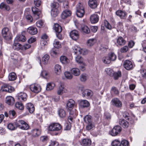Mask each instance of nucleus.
Masks as SVG:
<instances>
[{
  "label": "nucleus",
  "mask_w": 146,
  "mask_h": 146,
  "mask_svg": "<svg viewBox=\"0 0 146 146\" xmlns=\"http://www.w3.org/2000/svg\"><path fill=\"white\" fill-rule=\"evenodd\" d=\"M58 3L56 2H54L52 3L51 5L52 9V8H57L58 6Z\"/></svg>",
  "instance_id": "nucleus-61"
},
{
  "label": "nucleus",
  "mask_w": 146,
  "mask_h": 146,
  "mask_svg": "<svg viewBox=\"0 0 146 146\" xmlns=\"http://www.w3.org/2000/svg\"><path fill=\"white\" fill-rule=\"evenodd\" d=\"M79 104L81 107L84 108L88 107L90 105L89 102L87 100H80Z\"/></svg>",
  "instance_id": "nucleus-15"
},
{
  "label": "nucleus",
  "mask_w": 146,
  "mask_h": 146,
  "mask_svg": "<svg viewBox=\"0 0 146 146\" xmlns=\"http://www.w3.org/2000/svg\"><path fill=\"white\" fill-rule=\"evenodd\" d=\"M64 74L66 78L68 79H71L72 78V74L69 72L66 71L65 72Z\"/></svg>",
  "instance_id": "nucleus-46"
},
{
  "label": "nucleus",
  "mask_w": 146,
  "mask_h": 146,
  "mask_svg": "<svg viewBox=\"0 0 146 146\" xmlns=\"http://www.w3.org/2000/svg\"><path fill=\"white\" fill-rule=\"evenodd\" d=\"M32 10L34 14L36 15L38 17H36V18L38 19L39 18V16L41 13V11H39V9L36 7L32 8Z\"/></svg>",
  "instance_id": "nucleus-31"
},
{
  "label": "nucleus",
  "mask_w": 146,
  "mask_h": 146,
  "mask_svg": "<svg viewBox=\"0 0 146 146\" xmlns=\"http://www.w3.org/2000/svg\"><path fill=\"white\" fill-rule=\"evenodd\" d=\"M55 86V84L54 83H49L46 85V90L48 91L51 90L54 88Z\"/></svg>",
  "instance_id": "nucleus-38"
},
{
  "label": "nucleus",
  "mask_w": 146,
  "mask_h": 146,
  "mask_svg": "<svg viewBox=\"0 0 146 146\" xmlns=\"http://www.w3.org/2000/svg\"><path fill=\"white\" fill-rule=\"evenodd\" d=\"M24 123H25V121L23 120H17L16 122H15V125L17 128L19 127L21 129V127L22 126V125Z\"/></svg>",
  "instance_id": "nucleus-36"
},
{
  "label": "nucleus",
  "mask_w": 146,
  "mask_h": 146,
  "mask_svg": "<svg viewBox=\"0 0 146 146\" xmlns=\"http://www.w3.org/2000/svg\"><path fill=\"white\" fill-rule=\"evenodd\" d=\"M72 12L69 10H65L63 11L61 17L62 19H64L70 17L71 15Z\"/></svg>",
  "instance_id": "nucleus-13"
},
{
  "label": "nucleus",
  "mask_w": 146,
  "mask_h": 146,
  "mask_svg": "<svg viewBox=\"0 0 146 146\" xmlns=\"http://www.w3.org/2000/svg\"><path fill=\"white\" fill-rule=\"evenodd\" d=\"M25 123L22 125L21 129L25 130H28L29 128V126L26 122L25 121Z\"/></svg>",
  "instance_id": "nucleus-51"
},
{
  "label": "nucleus",
  "mask_w": 146,
  "mask_h": 146,
  "mask_svg": "<svg viewBox=\"0 0 146 146\" xmlns=\"http://www.w3.org/2000/svg\"><path fill=\"white\" fill-rule=\"evenodd\" d=\"M113 74L114 79L115 80H117L119 77H121V72L120 71H118L117 72L114 73Z\"/></svg>",
  "instance_id": "nucleus-48"
},
{
  "label": "nucleus",
  "mask_w": 146,
  "mask_h": 146,
  "mask_svg": "<svg viewBox=\"0 0 146 146\" xmlns=\"http://www.w3.org/2000/svg\"><path fill=\"white\" fill-rule=\"evenodd\" d=\"M111 103L113 106L117 108H120L122 106L121 102L117 98H114L112 99Z\"/></svg>",
  "instance_id": "nucleus-6"
},
{
  "label": "nucleus",
  "mask_w": 146,
  "mask_h": 146,
  "mask_svg": "<svg viewBox=\"0 0 146 146\" xmlns=\"http://www.w3.org/2000/svg\"><path fill=\"white\" fill-rule=\"evenodd\" d=\"M26 40L25 36L23 35H17L15 38V41L17 42L19 41L25 42Z\"/></svg>",
  "instance_id": "nucleus-18"
},
{
  "label": "nucleus",
  "mask_w": 146,
  "mask_h": 146,
  "mask_svg": "<svg viewBox=\"0 0 146 146\" xmlns=\"http://www.w3.org/2000/svg\"><path fill=\"white\" fill-rule=\"evenodd\" d=\"M61 62L64 64H67L69 62V60L65 56H61L60 58Z\"/></svg>",
  "instance_id": "nucleus-37"
},
{
  "label": "nucleus",
  "mask_w": 146,
  "mask_h": 146,
  "mask_svg": "<svg viewBox=\"0 0 146 146\" xmlns=\"http://www.w3.org/2000/svg\"><path fill=\"white\" fill-rule=\"evenodd\" d=\"M0 9L2 10L8 11L10 10V7L9 6L5 3L2 2L0 4Z\"/></svg>",
  "instance_id": "nucleus-27"
},
{
  "label": "nucleus",
  "mask_w": 146,
  "mask_h": 146,
  "mask_svg": "<svg viewBox=\"0 0 146 146\" xmlns=\"http://www.w3.org/2000/svg\"><path fill=\"white\" fill-rule=\"evenodd\" d=\"M43 21L42 20H38L36 23V25L37 27H40L43 24Z\"/></svg>",
  "instance_id": "nucleus-62"
},
{
  "label": "nucleus",
  "mask_w": 146,
  "mask_h": 146,
  "mask_svg": "<svg viewBox=\"0 0 146 146\" xmlns=\"http://www.w3.org/2000/svg\"><path fill=\"white\" fill-rule=\"evenodd\" d=\"M82 96L85 97L87 96L88 97L90 98L93 95V92L92 91L88 89L84 90L82 93Z\"/></svg>",
  "instance_id": "nucleus-11"
},
{
  "label": "nucleus",
  "mask_w": 146,
  "mask_h": 146,
  "mask_svg": "<svg viewBox=\"0 0 146 146\" xmlns=\"http://www.w3.org/2000/svg\"><path fill=\"white\" fill-rule=\"evenodd\" d=\"M49 58V56L47 54L45 55L42 58V60L43 63L46 64L48 63Z\"/></svg>",
  "instance_id": "nucleus-41"
},
{
  "label": "nucleus",
  "mask_w": 146,
  "mask_h": 146,
  "mask_svg": "<svg viewBox=\"0 0 146 146\" xmlns=\"http://www.w3.org/2000/svg\"><path fill=\"white\" fill-rule=\"evenodd\" d=\"M99 19V17L96 14L92 15L90 17V21L92 23L94 24L97 23Z\"/></svg>",
  "instance_id": "nucleus-10"
},
{
  "label": "nucleus",
  "mask_w": 146,
  "mask_h": 146,
  "mask_svg": "<svg viewBox=\"0 0 146 146\" xmlns=\"http://www.w3.org/2000/svg\"><path fill=\"white\" fill-rule=\"evenodd\" d=\"M121 143L123 146H128L129 145V143L128 141L124 140L122 141Z\"/></svg>",
  "instance_id": "nucleus-64"
},
{
  "label": "nucleus",
  "mask_w": 146,
  "mask_h": 146,
  "mask_svg": "<svg viewBox=\"0 0 146 146\" xmlns=\"http://www.w3.org/2000/svg\"><path fill=\"white\" fill-rule=\"evenodd\" d=\"M96 38H92L89 39L87 42V45L89 47L92 46L96 42Z\"/></svg>",
  "instance_id": "nucleus-25"
},
{
  "label": "nucleus",
  "mask_w": 146,
  "mask_h": 146,
  "mask_svg": "<svg viewBox=\"0 0 146 146\" xmlns=\"http://www.w3.org/2000/svg\"><path fill=\"white\" fill-rule=\"evenodd\" d=\"M85 11L82 5L79 3L77 5L76 7V15L79 17H82L84 15Z\"/></svg>",
  "instance_id": "nucleus-2"
},
{
  "label": "nucleus",
  "mask_w": 146,
  "mask_h": 146,
  "mask_svg": "<svg viewBox=\"0 0 146 146\" xmlns=\"http://www.w3.org/2000/svg\"><path fill=\"white\" fill-rule=\"evenodd\" d=\"M104 23L105 26L107 28L110 30L111 29V26L107 21H104Z\"/></svg>",
  "instance_id": "nucleus-58"
},
{
  "label": "nucleus",
  "mask_w": 146,
  "mask_h": 146,
  "mask_svg": "<svg viewBox=\"0 0 146 146\" xmlns=\"http://www.w3.org/2000/svg\"><path fill=\"white\" fill-rule=\"evenodd\" d=\"M17 75L14 72H12L10 73L8 75V79L10 81H13L17 78Z\"/></svg>",
  "instance_id": "nucleus-23"
},
{
  "label": "nucleus",
  "mask_w": 146,
  "mask_h": 146,
  "mask_svg": "<svg viewBox=\"0 0 146 146\" xmlns=\"http://www.w3.org/2000/svg\"><path fill=\"white\" fill-rule=\"evenodd\" d=\"M82 31L86 34H88L90 32V30L88 27L86 26H84L82 28Z\"/></svg>",
  "instance_id": "nucleus-49"
},
{
  "label": "nucleus",
  "mask_w": 146,
  "mask_h": 146,
  "mask_svg": "<svg viewBox=\"0 0 146 146\" xmlns=\"http://www.w3.org/2000/svg\"><path fill=\"white\" fill-rule=\"evenodd\" d=\"M112 146H121V143L117 139H115L111 143Z\"/></svg>",
  "instance_id": "nucleus-44"
},
{
  "label": "nucleus",
  "mask_w": 146,
  "mask_h": 146,
  "mask_svg": "<svg viewBox=\"0 0 146 146\" xmlns=\"http://www.w3.org/2000/svg\"><path fill=\"white\" fill-rule=\"evenodd\" d=\"M87 123L88 124L86 126V129L88 130H91L94 127V124L92 122Z\"/></svg>",
  "instance_id": "nucleus-54"
},
{
  "label": "nucleus",
  "mask_w": 146,
  "mask_h": 146,
  "mask_svg": "<svg viewBox=\"0 0 146 146\" xmlns=\"http://www.w3.org/2000/svg\"><path fill=\"white\" fill-rule=\"evenodd\" d=\"M35 5L37 7H39L41 3V0H34Z\"/></svg>",
  "instance_id": "nucleus-63"
},
{
  "label": "nucleus",
  "mask_w": 146,
  "mask_h": 146,
  "mask_svg": "<svg viewBox=\"0 0 146 146\" xmlns=\"http://www.w3.org/2000/svg\"><path fill=\"white\" fill-rule=\"evenodd\" d=\"M30 88L32 92L36 93L40 92L41 90V88L40 85L36 84H31Z\"/></svg>",
  "instance_id": "nucleus-5"
},
{
  "label": "nucleus",
  "mask_w": 146,
  "mask_h": 146,
  "mask_svg": "<svg viewBox=\"0 0 146 146\" xmlns=\"http://www.w3.org/2000/svg\"><path fill=\"white\" fill-rule=\"evenodd\" d=\"M31 134L34 137L39 136L40 134V131L38 129H33L32 130Z\"/></svg>",
  "instance_id": "nucleus-29"
},
{
  "label": "nucleus",
  "mask_w": 146,
  "mask_h": 146,
  "mask_svg": "<svg viewBox=\"0 0 146 146\" xmlns=\"http://www.w3.org/2000/svg\"><path fill=\"white\" fill-rule=\"evenodd\" d=\"M105 71L106 73L109 75L111 76H112L113 73V70L110 68H107L106 69Z\"/></svg>",
  "instance_id": "nucleus-55"
},
{
  "label": "nucleus",
  "mask_w": 146,
  "mask_h": 146,
  "mask_svg": "<svg viewBox=\"0 0 146 146\" xmlns=\"http://www.w3.org/2000/svg\"><path fill=\"white\" fill-rule=\"evenodd\" d=\"M15 106L17 108L21 110H23L24 106L23 104L20 102H17L15 104Z\"/></svg>",
  "instance_id": "nucleus-40"
},
{
  "label": "nucleus",
  "mask_w": 146,
  "mask_h": 146,
  "mask_svg": "<svg viewBox=\"0 0 146 146\" xmlns=\"http://www.w3.org/2000/svg\"><path fill=\"white\" fill-rule=\"evenodd\" d=\"M116 14L117 15L119 16L121 19H125L127 15L126 13L125 12L120 10L117 11Z\"/></svg>",
  "instance_id": "nucleus-20"
},
{
  "label": "nucleus",
  "mask_w": 146,
  "mask_h": 146,
  "mask_svg": "<svg viewBox=\"0 0 146 146\" xmlns=\"http://www.w3.org/2000/svg\"><path fill=\"white\" fill-rule=\"evenodd\" d=\"M6 103L9 105H13L14 102L15 100L14 98L11 96H8L6 97Z\"/></svg>",
  "instance_id": "nucleus-24"
},
{
  "label": "nucleus",
  "mask_w": 146,
  "mask_h": 146,
  "mask_svg": "<svg viewBox=\"0 0 146 146\" xmlns=\"http://www.w3.org/2000/svg\"><path fill=\"white\" fill-rule=\"evenodd\" d=\"M27 99V94L24 92H21L18 94V99L21 101H26Z\"/></svg>",
  "instance_id": "nucleus-14"
},
{
  "label": "nucleus",
  "mask_w": 146,
  "mask_h": 146,
  "mask_svg": "<svg viewBox=\"0 0 146 146\" xmlns=\"http://www.w3.org/2000/svg\"><path fill=\"white\" fill-rule=\"evenodd\" d=\"M48 129L50 131H56L55 123L50 125L48 127Z\"/></svg>",
  "instance_id": "nucleus-57"
},
{
  "label": "nucleus",
  "mask_w": 146,
  "mask_h": 146,
  "mask_svg": "<svg viewBox=\"0 0 146 146\" xmlns=\"http://www.w3.org/2000/svg\"><path fill=\"white\" fill-rule=\"evenodd\" d=\"M8 128L11 130H14L17 129L16 126H15L13 124L11 123H9L7 125Z\"/></svg>",
  "instance_id": "nucleus-50"
},
{
  "label": "nucleus",
  "mask_w": 146,
  "mask_h": 146,
  "mask_svg": "<svg viewBox=\"0 0 146 146\" xmlns=\"http://www.w3.org/2000/svg\"><path fill=\"white\" fill-rule=\"evenodd\" d=\"M124 68L127 70H130L132 69L133 67V63L128 60H125L123 63Z\"/></svg>",
  "instance_id": "nucleus-7"
},
{
  "label": "nucleus",
  "mask_w": 146,
  "mask_h": 146,
  "mask_svg": "<svg viewBox=\"0 0 146 146\" xmlns=\"http://www.w3.org/2000/svg\"><path fill=\"white\" fill-rule=\"evenodd\" d=\"M58 114L59 117L62 118H64L66 116L65 111L62 109H59L58 111Z\"/></svg>",
  "instance_id": "nucleus-30"
},
{
  "label": "nucleus",
  "mask_w": 146,
  "mask_h": 146,
  "mask_svg": "<svg viewBox=\"0 0 146 146\" xmlns=\"http://www.w3.org/2000/svg\"><path fill=\"white\" fill-rule=\"evenodd\" d=\"M22 46L20 44L17 42H15L12 46L13 48L15 50H19L22 47Z\"/></svg>",
  "instance_id": "nucleus-35"
},
{
  "label": "nucleus",
  "mask_w": 146,
  "mask_h": 146,
  "mask_svg": "<svg viewBox=\"0 0 146 146\" xmlns=\"http://www.w3.org/2000/svg\"><path fill=\"white\" fill-rule=\"evenodd\" d=\"M48 140V138L46 136H42L40 137V141L43 143H46Z\"/></svg>",
  "instance_id": "nucleus-42"
},
{
  "label": "nucleus",
  "mask_w": 146,
  "mask_h": 146,
  "mask_svg": "<svg viewBox=\"0 0 146 146\" xmlns=\"http://www.w3.org/2000/svg\"><path fill=\"white\" fill-rule=\"evenodd\" d=\"M102 60L104 63L106 64H109L111 61L108 56L103 57L102 58Z\"/></svg>",
  "instance_id": "nucleus-43"
},
{
  "label": "nucleus",
  "mask_w": 146,
  "mask_h": 146,
  "mask_svg": "<svg viewBox=\"0 0 146 146\" xmlns=\"http://www.w3.org/2000/svg\"><path fill=\"white\" fill-rule=\"evenodd\" d=\"M71 38L74 40H76L78 38L79 35L77 31L74 30L71 31L70 33Z\"/></svg>",
  "instance_id": "nucleus-9"
},
{
  "label": "nucleus",
  "mask_w": 146,
  "mask_h": 146,
  "mask_svg": "<svg viewBox=\"0 0 146 146\" xmlns=\"http://www.w3.org/2000/svg\"><path fill=\"white\" fill-rule=\"evenodd\" d=\"M67 90L64 88V86L63 84H61L59 86L57 91V94L59 95H62L63 93L66 92Z\"/></svg>",
  "instance_id": "nucleus-12"
},
{
  "label": "nucleus",
  "mask_w": 146,
  "mask_h": 146,
  "mask_svg": "<svg viewBox=\"0 0 146 146\" xmlns=\"http://www.w3.org/2000/svg\"><path fill=\"white\" fill-rule=\"evenodd\" d=\"M53 29L56 33V36L60 39L61 38V35L60 34L62 31L61 27L57 23L54 24L53 26Z\"/></svg>",
  "instance_id": "nucleus-4"
},
{
  "label": "nucleus",
  "mask_w": 146,
  "mask_h": 146,
  "mask_svg": "<svg viewBox=\"0 0 146 146\" xmlns=\"http://www.w3.org/2000/svg\"><path fill=\"white\" fill-rule=\"evenodd\" d=\"M53 44L54 47L56 48H60L61 46V44L59 42L56 40H54Z\"/></svg>",
  "instance_id": "nucleus-47"
},
{
  "label": "nucleus",
  "mask_w": 146,
  "mask_h": 146,
  "mask_svg": "<svg viewBox=\"0 0 146 146\" xmlns=\"http://www.w3.org/2000/svg\"><path fill=\"white\" fill-rule=\"evenodd\" d=\"M109 57L110 61H114L116 58V56L113 53H111L109 54Z\"/></svg>",
  "instance_id": "nucleus-45"
},
{
  "label": "nucleus",
  "mask_w": 146,
  "mask_h": 146,
  "mask_svg": "<svg viewBox=\"0 0 146 146\" xmlns=\"http://www.w3.org/2000/svg\"><path fill=\"white\" fill-rule=\"evenodd\" d=\"M75 105L74 100L72 99L69 100L66 104L67 108L69 110H71L74 108Z\"/></svg>",
  "instance_id": "nucleus-8"
},
{
  "label": "nucleus",
  "mask_w": 146,
  "mask_h": 146,
  "mask_svg": "<svg viewBox=\"0 0 146 146\" xmlns=\"http://www.w3.org/2000/svg\"><path fill=\"white\" fill-rule=\"evenodd\" d=\"M55 130L56 131H60L62 129V126L59 123H55Z\"/></svg>",
  "instance_id": "nucleus-59"
},
{
  "label": "nucleus",
  "mask_w": 146,
  "mask_h": 146,
  "mask_svg": "<svg viewBox=\"0 0 146 146\" xmlns=\"http://www.w3.org/2000/svg\"><path fill=\"white\" fill-rule=\"evenodd\" d=\"M119 123L120 125L124 128H127L129 126V123L126 120L121 119L119 120Z\"/></svg>",
  "instance_id": "nucleus-22"
},
{
  "label": "nucleus",
  "mask_w": 146,
  "mask_h": 146,
  "mask_svg": "<svg viewBox=\"0 0 146 146\" xmlns=\"http://www.w3.org/2000/svg\"><path fill=\"white\" fill-rule=\"evenodd\" d=\"M59 12L57 8H52L51 11V15L52 17H55L58 15Z\"/></svg>",
  "instance_id": "nucleus-28"
},
{
  "label": "nucleus",
  "mask_w": 146,
  "mask_h": 146,
  "mask_svg": "<svg viewBox=\"0 0 146 146\" xmlns=\"http://www.w3.org/2000/svg\"><path fill=\"white\" fill-rule=\"evenodd\" d=\"M87 79V75L86 74H82L80 76V80L82 82L85 81Z\"/></svg>",
  "instance_id": "nucleus-56"
},
{
  "label": "nucleus",
  "mask_w": 146,
  "mask_h": 146,
  "mask_svg": "<svg viewBox=\"0 0 146 146\" xmlns=\"http://www.w3.org/2000/svg\"><path fill=\"white\" fill-rule=\"evenodd\" d=\"M54 71L55 73L57 75H59L61 72V66L58 64H56L54 67Z\"/></svg>",
  "instance_id": "nucleus-26"
},
{
  "label": "nucleus",
  "mask_w": 146,
  "mask_h": 146,
  "mask_svg": "<svg viewBox=\"0 0 146 146\" xmlns=\"http://www.w3.org/2000/svg\"><path fill=\"white\" fill-rule=\"evenodd\" d=\"M89 6L92 9H95L98 6V3L96 0H89L88 2Z\"/></svg>",
  "instance_id": "nucleus-16"
},
{
  "label": "nucleus",
  "mask_w": 146,
  "mask_h": 146,
  "mask_svg": "<svg viewBox=\"0 0 146 146\" xmlns=\"http://www.w3.org/2000/svg\"><path fill=\"white\" fill-rule=\"evenodd\" d=\"M84 121L86 123L92 122L91 116L88 115H86L84 117Z\"/></svg>",
  "instance_id": "nucleus-39"
},
{
  "label": "nucleus",
  "mask_w": 146,
  "mask_h": 146,
  "mask_svg": "<svg viewBox=\"0 0 146 146\" xmlns=\"http://www.w3.org/2000/svg\"><path fill=\"white\" fill-rule=\"evenodd\" d=\"M74 52L75 54H81L82 53V49L77 45H75L73 47Z\"/></svg>",
  "instance_id": "nucleus-34"
},
{
  "label": "nucleus",
  "mask_w": 146,
  "mask_h": 146,
  "mask_svg": "<svg viewBox=\"0 0 146 146\" xmlns=\"http://www.w3.org/2000/svg\"><path fill=\"white\" fill-rule=\"evenodd\" d=\"M76 61L80 64L82 63L83 62V59L80 56H77L76 58Z\"/></svg>",
  "instance_id": "nucleus-52"
},
{
  "label": "nucleus",
  "mask_w": 146,
  "mask_h": 146,
  "mask_svg": "<svg viewBox=\"0 0 146 146\" xmlns=\"http://www.w3.org/2000/svg\"><path fill=\"white\" fill-rule=\"evenodd\" d=\"M91 144V141L90 139L86 138L82 140L81 144L83 146H89Z\"/></svg>",
  "instance_id": "nucleus-21"
},
{
  "label": "nucleus",
  "mask_w": 146,
  "mask_h": 146,
  "mask_svg": "<svg viewBox=\"0 0 146 146\" xmlns=\"http://www.w3.org/2000/svg\"><path fill=\"white\" fill-rule=\"evenodd\" d=\"M71 71L72 73L75 76H78L80 74V70L78 68H73L71 69Z\"/></svg>",
  "instance_id": "nucleus-33"
},
{
  "label": "nucleus",
  "mask_w": 146,
  "mask_h": 146,
  "mask_svg": "<svg viewBox=\"0 0 146 146\" xmlns=\"http://www.w3.org/2000/svg\"><path fill=\"white\" fill-rule=\"evenodd\" d=\"M27 31L32 35H34L37 33V29L33 27H29L27 29Z\"/></svg>",
  "instance_id": "nucleus-19"
},
{
  "label": "nucleus",
  "mask_w": 146,
  "mask_h": 146,
  "mask_svg": "<svg viewBox=\"0 0 146 146\" xmlns=\"http://www.w3.org/2000/svg\"><path fill=\"white\" fill-rule=\"evenodd\" d=\"M26 107L29 112L32 113L35 110V108L33 105L31 103H27L26 105Z\"/></svg>",
  "instance_id": "nucleus-17"
},
{
  "label": "nucleus",
  "mask_w": 146,
  "mask_h": 146,
  "mask_svg": "<svg viewBox=\"0 0 146 146\" xmlns=\"http://www.w3.org/2000/svg\"><path fill=\"white\" fill-rule=\"evenodd\" d=\"M117 43L119 45H123L125 44L126 41L122 37H119L117 40Z\"/></svg>",
  "instance_id": "nucleus-32"
},
{
  "label": "nucleus",
  "mask_w": 146,
  "mask_h": 146,
  "mask_svg": "<svg viewBox=\"0 0 146 146\" xmlns=\"http://www.w3.org/2000/svg\"><path fill=\"white\" fill-rule=\"evenodd\" d=\"M128 50V47L127 46H125L120 49V51L121 52L124 53L127 52Z\"/></svg>",
  "instance_id": "nucleus-60"
},
{
  "label": "nucleus",
  "mask_w": 146,
  "mask_h": 146,
  "mask_svg": "<svg viewBox=\"0 0 146 146\" xmlns=\"http://www.w3.org/2000/svg\"><path fill=\"white\" fill-rule=\"evenodd\" d=\"M121 131V127L119 125H116L109 131V134L113 136L117 135Z\"/></svg>",
  "instance_id": "nucleus-3"
},
{
  "label": "nucleus",
  "mask_w": 146,
  "mask_h": 146,
  "mask_svg": "<svg viewBox=\"0 0 146 146\" xmlns=\"http://www.w3.org/2000/svg\"><path fill=\"white\" fill-rule=\"evenodd\" d=\"M2 36L5 39L9 40L12 39V35L8 28H4L2 30Z\"/></svg>",
  "instance_id": "nucleus-1"
},
{
  "label": "nucleus",
  "mask_w": 146,
  "mask_h": 146,
  "mask_svg": "<svg viewBox=\"0 0 146 146\" xmlns=\"http://www.w3.org/2000/svg\"><path fill=\"white\" fill-rule=\"evenodd\" d=\"M47 44V42L45 40H41L40 44L41 45V48L42 50L45 49V46H46Z\"/></svg>",
  "instance_id": "nucleus-53"
}]
</instances>
